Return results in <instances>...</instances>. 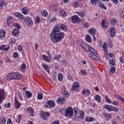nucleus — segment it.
I'll return each mask as SVG.
<instances>
[{
    "mask_svg": "<svg viewBox=\"0 0 124 124\" xmlns=\"http://www.w3.org/2000/svg\"><path fill=\"white\" fill-rule=\"evenodd\" d=\"M60 28L64 31H67V27L64 24H58L54 27L50 37L53 43H58L64 37V33L60 31Z\"/></svg>",
    "mask_w": 124,
    "mask_h": 124,
    "instance_id": "f257e3e1",
    "label": "nucleus"
},
{
    "mask_svg": "<svg viewBox=\"0 0 124 124\" xmlns=\"http://www.w3.org/2000/svg\"><path fill=\"white\" fill-rule=\"evenodd\" d=\"M80 45L86 52H91V53H89L88 57L91 59V60H94V61H100V58L97 57V52L96 50L92 47H90L88 44L85 43L84 42H81L80 43Z\"/></svg>",
    "mask_w": 124,
    "mask_h": 124,
    "instance_id": "f03ea898",
    "label": "nucleus"
},
{
    "mask_svg": "<svg viewBox=\"0 0 124 124\" xmlns=\"http://www.w3.org/2000/svg\"><path fill=\"white\" fill-rule=\"evenodd\" d=\"M73 108H72L68 107L65 109V111L64 113V116L67 117L69 119L73 117Z\"/></svg>",
    "mask_w": 124,
    "mask_h": 124,
    "instance_id": "7ed1b4c3",
    "label": "nucleus"
},
{
    "mask_svg": "<svg viewBox=\"0 0 124 124\" xmlns=\"http://www.w3.org/2000/svg\"><path fill=\"white\" fill-rule=\"evenodd\" d=\"M41 118L44 120V121H47L48 118L51 116V113L48 112H44L43 111H41Z\"/></svg>",
    "mask_w": 124,
    "mask_h": 124,
    "instance_id": "20e7f679",
    "label": "nucleus"
},
{
    "mask_svg": "<svg viewBox=\"0 0 124 124\" xmlns=\"http://www.w3.org/2000/svg\"><path fill=\"white\" fill-rule=\"evenodd\" d=\"M85 116V112L84 111H80V114L76 113L74 115V117L76 121H78L79 119H84V116Z\"/></svg>",
    "mask_w": 124,
    "mask_h": 124,
    "instance_id": "39448f33",
    "label": "nucleus"
},
{
    "mask_svg": "<svg viewBox=\"0 0 124 124\" xmlns=\"http://www.w3.org/2000/svg\"><path fill=\"white\" fill-rule=\"evenodd\" d=\"M72 21L74 24H79V23L81 22L80 18H79V16L77 15L72 16Z\"/></svg>",
    "mask_w": 124,
    "mask_h": 124,
    "instance_id": "423d86ee",
    "label": "nucleus"
},
{
    "mask_svg": "<svg viewBox=\"0 0 124 124\" xmlns=\"http://www.w3.org/2000/svg\"><path fill=\"white\" fill-rule=\"evenodd\" d=\"M5 99V93L4 90L0 89V103H2V101Z\"/></svg>",
    "mask_w": 124,
    "mask_h": 124,
    "instance_id": "0eeeda50",
    "label": "nucleus"
},
{
    "mask_svg": "<svg viewBox=\"0 0 124 124\" xmlns=\"http://www.w3.org/2000/svg\"><path fill=\"white\" fill-rule=\"evenodd\" d=\"M80 87V84L77 82H75L73 84V86L71 88V90L74 92H76V91H78V88Z\"/></svg>",
    "mask_w": 124,
    "mask_h": 124,
    "instance_id": "6e6552de",
    "label": "nucleus"
},
{
    "mask_svg": "<svg viewBox=\"0 0 124 124\" xmlns=\"http://www.w3.org/2000/svg\"><path fill=\"white\" fill-rule=\"evenodd\" d=\"M15 17H17V18H18V19H19V20H20L21 21H23V20L25 19V16H24L20 13L19 12L15 13Z\"/></svg>",
    "mask_w": 124,
    "mask_h": 124,
    "instance_id": "1a4fd4ad",
    "label": "nucleus"
},
{
    "mask_svg": "<svg viewBox=\"0 0 124 124\" xmlns=\"http://www.w3.org/2000/svg\"><path fill=\"white\" fill-rule=\"evenodd\" d=\"M24 20L27 22V25L28 26H30V27H31V26H32L33 25V23L32 22V20L31 19L30 17H26Z\"/></svg>",
    "mask_w": 124,
    "mask_h": 124,
    "instance_id": "9d476101",
    "label": "nucleus"
},
{
    "mask_svg": "<svg viewBox=\"0 0 124 124\" xmlns=\"http://www.w3.org/2000/svg\"><path fill=\"white\" fill-rule=\"evenodd\" d=\"M12 35L14 36H18L19 35V33H20V30H18V29H14L12 31Z\"/></svg>",
    "mask_w": 124,
    "mask_h": 124,
    "instance_id": "9b49d317",
    "label": "nucleus"
},
{
    "mask_svg": "<svg viewBox=\"0 0 124 124\" xmlns=\"http://www.w3.org/2000/svg\"><path fill=\"white\" fill-rule=\"evenodd\" d=\"M109 32L110 37H113V36H115V34H116V31L115 30V28H110Z\"/></svg>",
    "mask_w": 124,
    "mask_h": 124,
    "instance_id": "f8f14e48",
    "label": "nucleus"
},
{
    "mask_svg": "<svg viewBox=\"0 0 124 124\" xmlns=\"http://www.w3.org/2000/svg\"><path fill=\"white\" fill-rule=\"evenodd\" d=\"M7 80H14V73H11L8 74L6 77Z\"/></svg>",
    "mask_w": 124,
    "mask_h": 124,
    "instance_id": "ddd939ff",
    "label": "nucleus"
},
{
    "mask_svg": "<svg viewBox=\"0 0 124 124\" xmlns=\"http://www.w3.org/2000/svg\"><path fill=\"white\" fill-rule=\"evenodd\" d=\"M89 33L93 35V36H94L95 35V33H96V30L95 28H90L89 30Z\"/></svg>",
    "mask_w": 124,
    "mask_h": 124,
    "instance_id": "4468645a",
    "label": "nucleus"
},
{
    "mask_svg": "<svg viewBox=\"0 0 124 124\" xmlns=\"http://www.w3.org/2000/svg\"><path fill=\"white\" fill-rule=\"evenodd\" d=\"M102 115L104 116V117H105L106 121H109L110 118H111V114L107 113L106 112L103 113Z\"/></svg>",
    "mask_w": 124,
    "mask_h": 124,
    "instance_id": "2eb2a0df",
    "label": "nucleus"
},
{
    "mask_svg": "<svg viewBox=\"0 0 124 124\" xmlns=\"http://www.w3.org/2000/svg\"><path fill=\"white\" fill-rule=\"evenodd\" d=\"M21 74L18 73H14V79H18V80L21 79Z\"/></svg>",
    "mask_w": 124,
    "mask_h": 124,
    "instance_id": "dca6fc26",
    "label": "nucleus"
},
{
    "mask_svg": "<svg viewBox=\"0 0 124 124\" xmlns=\"http://www.w3.org/2000/svg\"><path fill=\"white\" fill-rule=\"evenodd\" d=\"M104 109H106V110H108V111L111 112V111H112L113 109V106L109 105H106L104 106Z\"/></svg>",
    "mask_w": 124,
    "mask_h": 124,
    "instance_id": "f3484780",
    "label": "nucleus"
},
{
    "mask_svg": "<svg viewBox=\"0 0 124 124\" xmlns=\"http://www.w3.org/2000/svg\"><path fill=\"white\" fill-rule=\"evenodd\" d=\"M57 101L59 102L60 103H61V104H64L66 102L65 99L62 97H60L57 99Z\"/></svg>",
    "mask_w": 124,
    "mask_h": 124,
    "instance_id": "a211bd4d",
    "label": "nucleus"
},
{
    "mask_svg": "<svg viewBox=\"0 0 124 124\" xmlns=\"http://www.w3.org/2000/svg\"><path fill=\"white\" fill-rule=\"evenodd\" d=\"M27 111H29L30 112L31 116L32 117H33L34 116V114L33 113H34V110H33V108L31 107L28 108H26Z\"/></svg>",
    "mask_w": 124,
    "mask_h": 124,
    "instance_id": "6ab92c4d",
    "label": "nucleus"
},
{
    "mask_svg": "<svg viewBox=\"0 0 124 124\" xmlns=\"http://www.w3.org/2000/svg\"><path fill=\"white\" fill-rule=\"evenodd\" d=\"M42 66L44 69H45L47 72L49 74L50 72V67L48 65H46L45 64H43Z\"/></svg>",
    "mask_w": 124,
    "mask_h": 124,
    "instance_id": "aec40b11",
    "label": "nucleus"
},
{
    "mask_svg": "<svg viewBox=\"0 0 124 124\" xmlns=\"http://www.w3.org/2000/svg\"><path fill=\"white\" fill-rule=\"evenodd\" d=\"M15 105L17 109H19L21 106V104L19 103V101L17 100V99L15 98Z\"/></svg>",
    "mask_w": 124,
    "mask_h": 124,
    "instance_id": "412c9836",
    "label": "nucleus"
},
{
    "mask_svg": "<svg viewBox=\"0 0 124 124\" xmlns=\"http://www.w3.org/2000/svg\"><path fill=\"white\" fill-rule=\"evenodd\" d=\"M47 104L50 106V107H51L52 108H54L55 107V105H56L55 102L52 101H48L47 102Z\"/></svg>",
    "mask_w": 124,
    "mask_h": 124,
    "instance_id": "4be33fe9",
    "label": "nucleus"
},
{
    "mask_svg": "<svg viewBox=\"0 0 124 124\" xmlns=\"http://www.w3.org/2000/svg\"><path fill=\"white\" fill-rule=\"evenodd\" d=\"M85 121L86 122H89V123H91L95 121V119L93 117H87L85 119Z\"/></svg>",
    "mask_w": 124,
    "mask_h": 124,
    "instance_id": "5701e85b",
    "label": "nucleus"
},
{
    "mask_svg": "<svg viewBox=\"0 0 124 124\" xmlns=\"http://www.w3.org/2000/svg\"><path fill=\"white\" fill-rule=\"evenodd\" d=\"M4 47H6V46L5 45L0 46V50H1L2 51H7L9 49V46L7 48H4Z\"/></svg>",
    "mask_w": 124,
    "mask_h": 124,
    "instance_id": "b1692460",
    "label": "nucleus"
},
{
    "mask_svg": "<svg viewBox=\"0 0 124 124\" xmlns=\"http://www.w3.org/2000/svg\"><path fill=\"white\" fill-rule=\"evenodd\" d=\"M4 35H5V31L3 30L0 31V39L3 38V37H4Z\"/></svg>",
    "mask_w": 124,
    "mask_h": 124,
    "instance_id": "393cba45",
    "label": "nucleus"
},
{
    "mask_svg": "<svg viewBox=\"0 0 124 124\" xmlns=\"http://www.w3.org/2000/svg\"><path fill=\"white\" fill-rule=\"evenodd\" d=\"M22 12L25 15H27L29 12H28V8L27 7H24L22 9Z\"/></svg>",
    "mask_w": 124,
    "mask_h": 124,
    "instance_id": "a878e982",
    "label": "nucleus"
},
{
    "mask_svg": "<svg viewBox=\"0 0 124 124\" xmlns=\"http://www.w3.org/2000/svg\"><path fill=\"white\" fill-rule=\"evenodd\" d=\"M26 94L28 98H31V97L32 96V93H31V91H26Z\"/></svg>",
    "mask_w": 124,
    "mask_h": 124,
    "instance_id": "bb28decb",
    "label": "nucleus"
},
{
    "mask_svg": "<svg viewBox=\"0 0 124 124\" xmlns=\"http://www.w3.org/2000/svg\"><path fill=\"white\" fill-rule=\"evenodd\" d=\"M86 40L87 42H89V43H92V38H91V36H90V35H86Z\"/></svg>",
    "mask_w": 124,
    "mask_h": 124,
    "instance_id": "cd10ccee",
    "label": "nucleus"
},
{
    "mask_svg": "<svg viewBox=\"0 0 124 124\" xmlns=\"http://www.w3.org/2000/svg\"><path fill=\"white\" fill-rule=\"evenodd\" d=\"M95 99L99 103H100V102H101V97L99 95H96L95 97Z\"/></svg>",
    "mask_w": 124,
    "mask_h": 124,
    "instance_id": "c85d7f7f",
    "label": "nucleus"
},
{
    "mask_svg": "<svg viewBox=\"0 0 124 124\" xmlns=\"http://www.w3.org/2000/svg\"><path fill=\"white\" fill-rule=\"evenodd\" d=\"M115 60L113 59L109 60V64L111 65V66H113V65H116V62L114 61Z\"/></svg>",
    "mask_w": 124,
    "mask_h": 124,
    "instance_id": "c756f323",
    "label": "nucleus"
},
{
    "mask_svg": "<svg viewBox=\"0 0 124 124\" xmlns=\"http://www.w3.org/2000/svg\"><path fill=\"white\" fill-rule=\"evenodd\" d=\"M82 94H84V93H87V95H90V94H91V91H90V90H83L82 91Z\"/></svg>",
    "mask_w": 124,
    "mask_h": 124,
    "instance_id": "7c9ffc66",
    "label": "nucleus"
},
{
    "mask_svg": "<svg viewBox=\"0 0 124 124\" xmlns=\"http://www.w3.org/2000/svg\"><path fill=\"white\" fill-rule=\"evenodd\" d=\"M37 98L39 99V100H42V99H43V94L38 92Z\"/></svg>",
    "mask_w": 124,
    "mask_h": 124,
    "instance_id": "2f4dec72",
    "label": "nucleus"
},
{
    "mask_svg": "<svg viewBox=\"0 0 124 124\" xmlns=\"http://www.w3.org/2000/svg\"><path fill=\"white\" fill-rule=\"evenodd\" d=\"M99 0H90V3L92 5H96L97 3V1H98Z\"/></svg>",
    "mask_w": 124,
    "mask_h": 124,
    "instance_id": "473e14b6",
    "label": "nucleus"
},
{
    "mask_svg": "<svg viewBox=\"0 0 124 124\" xmlns=\"http://www.w3.org/2000/svg\"><path fill=\"white\" fill-rule=\"evenodd\" d=\"M63 76H62V73H59L58 74V80L60 81H62Z\"/></svg>",
    "mask_w": 124,
    "mask_h": 124,
    "instance_id": "72a5a7b5",
    "label": "nucleus"
},
{
    "mask_svg": "<svg viewBox=\"0 0 124 124\" xmlns=\"http://www.w3.org/2000/svg\"><path fill=\"white\" fill-rule=\"evenodd\" d=\"M109 71L113 74H114V73H116V68L115 67H111L109 69Z\"/></svg>",
    "mask_w": 124,
    "mask_h": 124,
    "instance_id": "f704fd0d",
    "label": "nucleus"
},
{
    "mask_svg": "<svg viewBox=\"0 0 124 124\" xmlns=\"http://www.w3.org/2000/svg\"><path fill=\"white\" fill-rule=\"evenodd\" d=\"M51 9H53V10H54L55 12L58 11V5H57L51 6Z\"/></svg>",
    "mask_w": 124,
    "mask_h": 124,
    "instance_id": "c9c22d12",
    "label": "nucleus"
},
{
    "mask_svg": "<svg viewBox=\"0 0 124 124\" xmlns=\"http://www.w3.org/2000/svg\"><path fill=\"white\" fill-rule=\"evenodd\" d=\"M20 68L21 70H24L27 68V66L25 63H22V64L20 66Z\"/></svg>",
    "mask_w": 124,
    "mask_h": 124,
    "instance_id": "e433bc0d",
    "label": "nucleus"
},
{
    "mask_svg": "<svg viewBox=\"0 0 124 124\" xmlns=\"http://www.w3.org/2000/svg\"><path fill=\"white\" fill-rule=\"evenodd\" d=\"M102 47L103 48L105 52L107 51V45L106 44V43H105V42L104 43Z\"/></svg>",
    "mask_w": 124,
    "mask_h": 124,
    "instance_id": "4c0bfd02",
    "label": "nucleus"
},
{
    "mask_svg": "<svg viewBox=\"0 0 124 124\" xmlns=\"http://www.w3.org/2000/svg\"><path fill=\"white\" fill-rule=\"evenodd\" d=\"M13 19V17L12 16H9L7 18V22L8 24V26H9V23H10V21H11Z\"/></svg>",
    "mask_w": 124,
    "mask_h": 124,
    "instance_id": "58836bf2",
    "label": "nucleus"
},
{
    "mask_svg": "<svg viewBox=\"0 0 124 124\" xmlns=\"http://www.w3.org/2000/svg\"><path fill=\"white\" fill-rule=\"evenodd\" d=\"M43 59L44 61H46V62H49V58H48V56L45 55H43Z\"/></svg>",
    "mask_w": 124,
    "mask_h": 124,
    "instance_id": "ea45409f",
    "label": "nucleus"
},
{
    "mask_svg": "<svg viewBox=\"0 0 124 124\" xmlns=\"http://www.w3.org/2000/svg\"><path fill=\"white\" fill-rule=\"evenodd\" d=\"M80 73L82 76H85L87 74V72L83 69L81 70Z\"/></svg>",
    "mask_w": 124,
    "mask_h": 124,
    "instance_id": "a19ab883",
    "label": "nucleus"
},
{
    "mask_svg": "<svg viewBox=\"0 0 124 124\" xmlns=\"http://www.w3.org/2000/svg\"><path fill=\"white\" fill-rule=\"evenodd\" d=\"M78 14L79 15V16H80V17H84V16H86V14L81 12H78Z\"/></svg>",
    "mask_w": 124,
    "mask_h": 124,
    "instance_id": "79ce46f5",
    "label": "nucleus"
},
{
    "mask_svg": "<svg viewBox=\"0 0 124 124\" xmlns=\"http://www.w3.org/2000/svg\"><path fill=\"white\" fill-rule=\"evenodd\" d=\"M21 118H22V116L21 115H18L17 117L18 119H16V122L18 123H20L21 122Z\"/></svg>",
    "mask_w": 124,
    "mask_h": 124,
    "instance_id": "37998d69",
    "label": "nucleus"
},
{
    "mask_svg": "<svg viewBox=\"0 0 124 124\" xmlns=\"http://www.w3.org/2000/svg\"><path fill=\"white\" fill-rule=\"evenodd\" d=\"M105 99L108 103H111V102H112V101L109 99V97H108V95H106Z\"/></svg>",
    "mask_w": 124,
    "mask_h": 124,
    "instance_id": "c03bdc74",
    "label": "nucleus"
},
{
    "mask_svg": "<svg viewBox=\"0 0 124 124\" xmlns=\"http://www.w3.org/2000/svg\"><path fill=\"white\" fill-rule=\"evenodd\" d=\"M60 14L62 16H66V13L65 12L64 10H62L61 11H60Z\"/></svg>",
    "mask_w": 124,
    "mask_h": 124,
    "instance_id": "a18cd8bd",
    "label": "nucleus"
},
{
    "mask_svg": "<svg viewBox=\"0 0 124 124\" xmlns=\"http://www.w3.org/2000/svg\"><path fill=\"white\" fill-rule=\"evenodd\" d=\"M112 111H114L115 112H119V108L115 107H112Z\"/></svg>",
    "mask_w": 124,
    "mask_h": 124,
    "instance_id": "49530a36",
    "label": "nucleus"
},
{
    "mask_svg": "<svg viewBox=\"0 0 124 124\" xmlns=\"http://www.w3.org/2000/svg\"><path fill=\"white\" fill-rule=\"evenodd\" d=\"M11 105V104H10V103H8V104H5L4 107H5V108H10Z\"/></svg>",
    "mask_w": 124,
    "mask_h": 124,
    "instance_id": "de8ad7c7",
    "label": "nucleus"
},
{
    "mask_svg": "<svg viewBox=\"0 0 124 124\" xmlns=\"http://www.w3.org/2000/svg\"><path fill=\"white\" fill-rule=\"evenodd\" d=\"M99 7H100V8L101 9H105V10H106V9H107V8L106 7V6H105V5H102V4H100L99 5Z\"/></svg>",
    "mask_w": 124,
    "mask_h": 124,
    "instance_id": "09e8293b",
    "label": "nucleus"
},
{
    "mask_svg": "<svg viewBox=\"0 0 124 124\" xmlns=\"http://www.w3.org/2000/svg\"><path fill=\"white\" fill-rule=\"evenodd\" d=\"M5 6V3L3 2V0H1V1H0V7H2V6Z\"/></svg>",
    "mask_w": 124,
    "mask_h": 124,
    "instance_id": "8fccbe9b",
    "label": "nucleus"
},
{
    "mask_svg": "<svg viewBox=\"0 0 124 124\" xmlns=\"http://www.w3.org/2000/svg\"><path fill=\"white\" fill-rule=\"evenodd\" d=\"M67 78L68 80H70V81H73V78H72V76H71L70 74H69L68 75Z\"/></svg>",
    "mask_w": 124,
    "mask_h": 124,
    "instance_id": "3c124183",
    "label": "nucleus"
},
{
    "mask_svg": "<svg viewBox=\"0 0 124 124\" xmlns=\"http://www.w3.org/2000/svg\"><path fill=\"white\" fill-rule=\"evenodd\" d=\"M35 22L36 24H38V23L40 22V18H39V16H37L36 17Z\"/></svg>",
    "mask_w": 124,
    "mask_h": 124,
    "instance_id": "603ef678",
    "label": "nucleus"
},
{
    "mask_svg": "<svg viewBox=\"0 0 124 124\" xmlns=\"http://www.w3.org/2000/svg\"><path fill=\"white\" fill-rule=\"evenodd\" d=\"M111 24H112V25H116L117 24V19H112Z\"/></svg>",
    "mask_w": 124,
    "mask_h": 124,
    "instance_id": "864d4df0",
    "label": "nucleus"
},
{
    "mask_svg": "<svg viewBox=\"0 0 124 124\" xmlns=\"http://www.w3.org/2000/svg\"><path fill=\"white\" fill-rule=\"evenodd\" d=\"M115 97H116L118 99H120V100L123 99V97L119 95H115Z\"/></svg>",
    "mask_w": 124,
    "mask_h": 124,
    "instance_id": "5fc2aeb1",
    "label": "nucleus"
},
{
    "mask_svg": "<svg viewBox=\"0 0 124 124\" xmlns=\"http://www.w3.org/2000/svg\"><path fill=\"white\" fill-rule=\"evenodd\" d=\"M18 53L17 52L14 53L13 58H14L15 59H17V58H18Z\"/></svg>",
    "mask_w": 124,
    "mask_h": 124,
    "instance_id": "6e6d98bb",
    "label": "nucleus"
},
{
    "mask_svg": "<svg viewBox=\"0 0 124 124\" xmlns=\"http://www.w3.org/2000/svg\"><path fill=\"white\" fill-rule=\"evenodd\" d=\"M63 94L64 95H67L66 97H67L69 95V93L68 92L64 90L63 92Z\"/></svg>",
    "mask_w": 124,
    "mask_h": 124,
    "instance_id": "4d7b16f0",
    "label": "nucleus"
},
{
    "mask_svg": "<svg viewBox=\"0 0 124 124\" xmlns=\"http://www.w3.org/2000/svg\"><path fill=\"white\" fill-rule=\"evenodd\" d=\"M101 26L103 28H105V20L103 19L101 22Z\"/></svg>",
    "mask_w": 124,
    "mask_h": 124,
    "instance_id": "13d9d810",
    "label": "nucleus"
},
{
    "mask_svg": "<svg viewBox=\"0 0 124 124\" xmlns=\"http://www.w3.org/2000/svg\"><path fill=\"white\" fill-rule=\"evenodd\" d=\"M42 15H43L44 17H46V15H48V13L45 11H44V12L42 13Z\"/></svg>",
    "mask_w": 124,
    "mask_h": 124,
    "instance_id": "bf43d9fd",
    "label": "nucleus"
},
{
    "mask_svg": "<svg viewBox=\"0 0 124 124\" xmlns=\"http://www.w3.org/2000/svg\"><path fill=\"white\" fill-rule=\"evenodd\" d=\"M5 123H6V119L4 118H3L2 120L1 121V124H5Z\"/></svg>",
    "mask_w": 124,
    "mask_h": 124,
    "instance_id": "052dcab7",
    "label": "nucleus"
},
{
    "mask_svg": "<svg viewBox=\"0 0 124 124\" xmlns=\"http://www.w3.org/2000/svg\"><path fill=\"white\" fill-rule=\"evenodd\" d=\"M83 25L86 29H88V28H89V23L88 22L84 23Z\"/></svg>",
    "mask_w": 124,
    "mask_h": 124,
    "instance_id": "680f3d73",
    "label": "nucleus"
},
{
    "mask_svg": "<svg viewBox=\"0 0 124 124\" xmlns=\"http://www.w3.org/2000/svg\"><path fill=\"white\" fill-rule=\"evenodd\" d=\"M112 104L114 105V106H117V105H119V102L117 101H114L112 102Z\"/></svg>",
    "mask_w": 124,
    "mask_h": 124,
    "instance_id": "e2e57ef3",
    "label": "nucleus"
},
{
    "mask_svg": "<svg viewBox=\"0 0 124 124\" xmlns=\"http://www.w3.org/2000/svg\"><path fill=\"white\" fill-rule=\"evenodd\" d=\"M18 51H20V52H21L22 50H23V47H22V46L21 45L18 46Z\"/></svg>",
    "mask_w": 124,
    "mask_h": 124,
    "instance_id": "0e129e2a",
    "label": "nucleus"
},
{
    "mask_svg": "<svg viewBox=\"0 0 124 124\" xmlns=\"http://www.w3.org/2000/svg\"><path fill=\"white\" fill-rule=\"evenodd\" d=\"M11 43H15L16 42V39L13 38L11 39Z\"/></svg>",
    "mask_w": 124,
    "mask_h": 124,
    "instance_id": "69168bd1",
    "label": "nucleus"
},
{
    "mask_svg": "<svg viewBox=\"0 0 124 124\" xmlns=\"http://www.w3.org/2000/svg\"><path fill=\"white\" fill-rule=\"evenodd\" d=\"M13 124V123H12V121H11V119H9L8 120L7 124Z\"/></svg>",
    "mask_w": 124,
    "mask_h": 124,
    "instance_id": "338daca9",
    "label": "nucleus"
},
{
    "mask_svg": "<svg viewBox=\"0 0 124 124\" xmlns=\"http://www.w3.org/2000/svg\"><path fill=\"white\" fill-rule=\"evenodd\" d=\"M52 124H60V121L59 120L54 121L52 123Z\"/></svg>",
    "mask_w": 124,
    "mask_h": 124,
    "instance_id": "774afa93",
    "label": "nucleus"
}]
</instances>
